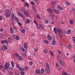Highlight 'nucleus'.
Returning <instances> with one entry per match:
<instances>
[{
    "mask_svg": "<svg viewBox=\"0 0 75 75\" xmlns=\"http://www.w3.org/2000/svg\"><path fill=\"white\" fill-rule=\"evenodd\" d=\"M69 49H71V45H69V47H68Z\"/></svg>",
    "mask_w": 75,
    "mask_h": 75,
    "instance_id": "13d9d810",
    "label": "nucleus"
},
{
    "mask_svg": "<svg viewBox=\"0 0 75 75\" xmlns=\"http://www.w3.org/2000/svg\"><path fill=\"white\" fill-rule=\"evenodd\" d=\"M47 37L49 40H51V39H52V38H51V37L50 36V35H49L48 36H47Z\"/></svg>",
    "mask_w": 75,
    "mask_h": 75,
    "instance_id": "4468645a",
    "label": "nucleus"
},
{
    "mask_svg": "<svg viewBox=\"0 0 75 75\" xmlns=\"http://www.w3.org/2000/svg\"><path fill=\"white\" fill-rule=\"evenodd\" d=\"M25 23L26 24H28V23H30V19H26L25 21Z\"/></svg>",
    "mask_w": 75,
    "mask_h": 75,
    "instance_id": "9d476101",
    "label": "nucleus"
},
{
    "mask_svg": "<svg viewBox=\"0 0 75 75\" xmlns=\"http://www.w3.org/2000/svg\"><path fill=\"white\" fill-rule=\"evenodd\" d=\"M18 14L19 15V16L21 17L22 16H23V15L22 14H21V13H20V12H19V11H18Z\"/></svg>",
    "mask_w": 75,
    "mask_h": 75,
    "instance_id": "a878e982",
    "label": "nucleus"
},
{
    "mask_svg": "<svg viewBox=\"0 0 75 75\" xmlns=\"http://www.w3.org/2000/svg\"><path fill=\"white\" fill-rule=\"evenodd\" d=\"M43 42H44L45 43V44H48L49 42L48 41L46 40H44Z\"/></svg>",
    "mask_w": 75,
    "mask_h": 75,
    "instance_id": "dca6fc26",
    "label": "nucleus"
},
{
    "mask_svg": "<svg viewBox=\"0 0 75 75\" xmlns=\"http://www.w3.org/2000/svg\"><path fill=\"white\" fill-rule=\"evenodd\" d=\"M45 22V23H46V24H47L48 23H49V21H48V20H46Z\"/></svg>",
    "mask_w": 75,
    "mask_h": 75,
    "instance_id": "4c0bfd02",
    "label": "nucleus"
},
{
    "mask_svg": "<svg viewBox=\"0 0 75 75\" xmlns=\"http://www.w3.org/2000/svg\"><path fill=\"white\" fill-rule=\"evenodd\" d=\"M25 30L24 29H23L21 30V33H25Z\"/></svg>",
    "mask_w": 75,
    "mask_h": 75,
    "instance_id": "4be33fe9",
    "label": "nucleus"
},
{
    "mask_svg": "<svg viewBox=\"0 0 75 75\" xmlns=\"http://www.w3.org/2000/svg\"><path fill=\"white\" fill-rule=\"evenodd\" d=\"M10 34H13V28H10Z\"/></svg>",
    "mask_w": 75,
    "mask_h": 75,
    "instance_id": "1a4fd4ad",
    "label": "nucleus"
},
{
    "mask_svg": "<svg viewBox=\"0 0 75 75\" xmlns=\"http://www.w3.org/2000/svg\"><path fill=\"white\" fill-rule=\"evenodd\" d=\"M56 41L55 40H53L52 42V44L53 45H55V44Z\"/></svg>",
    "mask_w": 75,
    "mask_h": 75,
    "instance_id": "412c9836",
    "label": "nucleus"
},
{
    "mask_svg": "<svg viewBox=\"0 0 75 75\" xmlns=\"http://www.w3.org/2000/svg\"><path fill=\"white\" fill-rule=\"evenodd\" d=\"M47 11L50 13H52L53 12V10L52 9H48L47 10Z\"/></svg>",
    "mask_w": 75,
    "mask_h": 75,
    "instance_id": "6e6552de",
    "label": "nucleus"
},
{
    "mask_svg": "<svg viewBox=\"0 0 75 75\" xmlns=\"http://www.w3.org/2000/svg\"><path fill=\"white\" fill-rule=\"evenodd\" d=\"M8 40L9 42H13V40L10 38H8Z\"/></svg>",
    "mask_w": 75,
    "mask_h": 75,
    "instance_id": "aec40b11",
    "label": "nucleus"
},
{
    "mask_svg": "<svg viewBox=\"0 0 75 75\" xmlns=\"http://www.w3.org/2000/svg\"><path fill=\"white\" fill-rule=\"evenodd\" d=\"M21 11H25V8H24L22 7L21 8Z\"/></svg>",
    "mask_w": 75,
    "mask_h": 75,
    "instance_id": "393cba45",
    "label": "nucleus"
},
{
    "mask_svg": "<svg viewBox=\"0 0 75 75\" xmlns=\"http://www.w3.org/2000/svg\"><path fill=\"white\" fill-rule=\"evenodd\" d=\"M54 31L55 33V34H57V28H54Z\"/></svg>",
    "mask_w": 75,
    "mask_h": 75,
    "instance_id": "f8f14e48",
    "label": "nucleus"
},
{
    "mask_svg": "<svg viewBox=\"0 0 75 75\" xmlns=\"http://www.w3.org/2000/svg\"><path fill=\"white\" fill-rule=\"evenodd\" d=\"M24 46L25 48V49H27V43H25Z\"/></svg>",
    "mask_w": 75,
    "mask_h": 75,
    "instance_id": "9b49d317",
    "label": "nucleus"
},
{
    "mask_svg": "<svg viewBox=\"0 0 75 75\" xmlns=\"http://www.w3.org/2000/svg\"><path fill=\"white\" fill-rule=\"evenodd\" d=\"M57 58L58 59V61H61V59H60V58L58 56L57 57Z\"/></svg>",
    "mask_w": 75,
    "mask_h": 75,
    "instance_id": "37998d69",
    "label": "nucleus"
},
{
    "mask_svg": "<svg viewBox=\"0 0 75 75\" xmlns=\"http://www.w3.org/2000/svg\"><path fill=\"white\" fill-rule=\"evenodd\" d=\"M45 72L47 74H50V69H48L47 68H46Z\"/></svg>",
    "mask_w": 75,
    "mask_h": 75,
    "instance_id": "20e7f679",
    "label": "nucleus"
},
{
    "mask_svg": "<svg viewBox=\"0 0 75 75\" xmlns=\"http://www.w3.org/2000/svg\"><path fill=\"white\" fill-rule=\"evenodd\" d=\"M34 23L35 24L37 25H38V24H37V21H36L34 20Z\"/></svg>",
    "mask_w": 75,
    "mask_h": 75,
    "instance_id": "a19ab883",
    "label": "nucleus"
},
{
    "mask_svg": "<svg viewBox=\"0 0 75 75\" xmlns=\"http://www.w3.org/2000/svg\"><path fill=\"white\" fill-rule=\"evenodd\" d=\"M1 43H2V44H4V41H1Z\"/></svg>",
    "mask_w": 75,
    "mask_h": 75,
    "instance_id": "09e8293b",
    "label": "nucleus"
},
{
    "mask_svg": "<svg viewBox=\"0 0 75 75\" xmlns=\"http://www.w3.org/2000/svg\"><path fill=\"white\" fill-rule=\"evenodd\" d=\"M12 18H14V14H12Z\"/></svg>",
    "mask_w": 75,
    "mask_h": 75,
    "instance_id": "bf43d9fd",
    "label": "nucleus"
},
{
    "mask_svg": "<svg viewBox=\"0 0 75 75\" xmlns=\"http://www.w3.org/2000/svg\"><path fill=\"white\" fill-rule=\"evenodd\" d=\"M40 26L41 28H44V26H43V25L41 24H40Z\"/></svg>",
    "mask_w": 75,
    "mask_h": 75,
    "instance_id": "79ce46f5",
    "label": "nucleus"
},
{
    "mask_svg": "<svg viewBox=\"0 0 75 75\" xmlns=\"http://www.w3.org/2000/svg\"><path fill=\"white\" fill-rule=\"evenodd\" d=\"M36 17H37V18H40V16H39V15H37L36 16Z\"/></svg>",
    "mask_w": 75,
    "mask_h": 75,
    "instance_id": "603ef678",
    "label": "nucleus"
},
{
    "mask_svg": "<svg viewBox=\"0 0 75 75\" xmlns=\"http://www.w3.org/2000/svg\"><path fill=\"white\" fill-rule=\"evenodd\" d=\"M3 68V66L2 65H0V69H1Z\"/></svg>",
    "mask_w": 75,
    "mask_h": 75,
    "instance_id": "864d4df0",
    "label": "nucleus"
},
{
    "mask_svg": "<svg viewBox=\"0 0 75 75\" xmlns=\"http://www.w3.org/2000/svg\"><path fill=\"white\" fill-rule=\"evenodd\" d=\"M60 7V6L58 5L57 6V8H59Z\"/></svg>",
    "mask_w": 75,
    "mask_h": 75,
    "instance_id": "4d7b16f0",
    "label": "nucleus"
},
{
    "mask_svg": "<svg viewBox=\"0 0 75 75\" xmlns=\"http://www.w3.org/2000/svg\"><path fill=\"white\" fill-rule=\"evenodd\" d=\"M36 72L37 73V74H40V70H39L38 69H36L35 70Z\"/></svg>",
    "mask_w": 75,
    "mask_h": 75,
    "instance_id": "2eb2a0df",
    "label": "nucleus"
},
{
    "mask_svg": "<svg viewBox=\"0 0 75 75\" xmlns=\"http://www.w3.org/2000/svg\"><path fill=\"white\" fill-rule=\"evenodd\" d=\"M20 49L22 51H23V52H24L25 51V49L23 47H20Z\"/></svg>",
    "mask_w": 75,
    "mask_h": 75,
    "instance_id": "423d86ee",
    "label": "nucleus"
},
{
    "mask_svg": "<svg viewBox=\"0 0 75 75\" xmlns=\"http://www.w3.org/2000/svg\"><path fill=\"white\" fill-rule=\"evenodd\" d=\"M10 15V11L8 9L6 10V12L4 13V15L6 17H8Z\"/></svg>",
    "mask_w": 75,
    "mask_h": 75,
    "instance_id": "f03ea898",
    "label": "nucleus"
},
{
    "mask_svg": "<svg viewBox=\"0 0 75 75\" xmlns=\"http://www.w3.org/2000/svg\"><path fill=\"white\" fill-rule=\"evenodd\" d=\"M73 41L74 43H75V37L74 36L72 38Z\"/></svg>",
    "mask_w": 75,
    "mask_h": 75,
    "instance_id": "c9c22d12",
    "label": "nucleus"
},
{
    "mask_svg": "<svg viewBox=\"0 0 75 75\" xmlns=\"http://www.w3.org/2000/svg\"><path fill=\"white\" fill-rule=\"evenodd\" d=\"M18 23L19 25H21L22 24L21 23L19 22H18Z\"/></svg>",
    "mask_w": 75,
    "mask_h": 75,
    "instance_id": "6e6d98bb",
    "label": "nucleus"
},
{
    "mask_svg": "<svg viewBox=\"0 0 75 75\" xmlns=\"http://www.w3.org/2000/svg\"><path fill=\"white\" fill-rule=\"evenodd\" d=\"M4 42H5L6 44H7V43H8V41L7 40H4Z\"/></svg>",
    "mask_w": 75,
    "mask_h": 75,
    "instance_id": "de8ad7c7",
    "label": "nucleus"
},
{
    "mask_svg": "<svg viewBox=\"0 0 75 75\" xmlns=\"http://www.w3.org/2000/svg\"><path fill=\"white\" fill-rule=\"evenodd\" d=\"M23 59L20 57H19L18 58V60L19 61H21V60H23Z\"/></svg>",
    "mask_w": 75,
    "mask_h": 75,
    "instance_id": "bb28decb",
    "label": "nucleus"
},
{
    "mask_svg": "<svg viewBox=\"0 0 75 75\" xmlns=\"http://www.w3.org/2000/svg\"><path fill=\"white\" fill-rule=\"evenodd\" d=\"M4 68L5 69H8L9 68V65L8 63H5L4 66Z\"/></svg>",
    "mask_w": 75,
    "mask_h": 75,
    "instance_id": "7ed1b4c3",
    "label": "nucleus"
},
{
    "mask_svg": "<svg viewBox=\"0 0 75 75\" xmlns=\"http://www.w3.org/2000/svg\"><path fill=\"white\" fill-rule=\"evenodd\" d=\"M35 51H38V49H37V48H36L35 49Z\"/></svg>",
    "mask_w": 75,
    "mask_h": 75,
    "instance_id": "e2e57ef3",
    "label": "nucleus"
},
{
    "mask_svg": "<svg viewBox=\"0 0 75 75\" xmlns=\"http://www.w3.org/2000/svg\"><path fill=\"white\" fill-rule=\"evenodd\" d=\"M54 15H53V14L51 13L50 16V19L52 20L54 19Z\"/></svg>",
    "mask_w": 75,
    "mask_h": 75,
    "instance_id": "0eeeda50",
    "label": "nucleus"
},
{
    "mask_svg": "<svg viewBox=\"0 0 75 75\" xmlns=\"http://www.w3.org/2000/svg\"><path fill=\"white\" fill-rule=\"evenodd\" d=\"M5 50H7V47L5 45L3 46Z\"/></svg>",
    "mask_w": 75,
    "mask_h": 75,
    "instance_id": "7c9ffc66",
    "label": "nucleus"
},
{
    "mask_svg": "<svg viewBox=\"0 0 75 75\" xmlns=\"http://www.w3.org/2000/svg\"><path fill=\"white\" fill-rule=\"evenodd\" d=\"M31 4L32 5H34L35 4V3L33 1L31 2Z\"/></svg>",
    "mask_w": 75,
    "mask_h": 75,
    "instance_id": "ea45409f",
    "label": "nucleus"
},
{
    "mask_svg": "<svg viewBox=\"0 0 75 75\" xmlns=\"http://www.w3.org/2000/svg\"><path fill=\"white\" fill-rule=\"evenodd\" d=\"M25 6H29V4L27 3H25Z\"/></svg>",
    "mask_w": 75,
    "mask_h": 75,
    "instance_id": "3c124183",
    "label": "nucleus"
},
{
    "mask_svg": "<svg viewBox=\"0 0 75 75\" xmlns=\"http://www.w3.org/2000/svg\"><path fill=\"white\" fill-rule=\"evenodd\" d=\"M43 52L44 53L46 54L47 52H48V50L47 49H45L44 50Z\"/></svg>",
    "mask_w": 75,
    "mask_h": 75,
    "instance_id": "c85d7f7f",
    "label": "nucleus"
},
{
    "mask_svg": "<svg viewBox=\"0 0 75 75\" xmlns=\"http://www.w3.org/2000/svg\"><path fill=\"white\" fill-rule=\"evenodd\" d=\"M71 33V30H69L67 31V33H68V34H69Z\"/></svg>",
    "mask_w": 75,
    "mask_h": 75,
    "instance_id": "f3484780",
    "label": "nucleus"
},
{
    "mask_svg": "<svg viewBox=\"0 0 75 75\" xmlns=\"http://www.w3.org/2000/svg\"><path fill=\"white\" fill-rule=\"evenodd\" d=\"M28 67H25V69L26 70H27L28 69Z\"/></svg>",
    "mask_w": 75,
    "mask_h": 75,
    "instance_id": "8fccbe9b",
    "label": "nucleus"
},
{
    "mask_svg": "<svg viewBox=\"0 0 75 75\" xmlns=\"http://www.w3.org/2000/svg\"><path fill=\"white\" fill-rule=\"evenodd\" d=\"M3 18L1 16H0V20H2Z\"/></svg>",
    "mask_w": 75,
    "mask_h": 75,
    "instance_id": "338daca9",
    "label": "nucleus"
},
{
    "mask_svg": "<svg viewBox=\"0 0 75 75\" xmlns=\"http://www.w3.org/2000/svg\"><path fill=\"white\" fill-rule=\"evenodd\" d=\"M11 63L12 65V66L13 68L14 67V62L13 61H11Z\"/></svg>",
    "mask_w": 75,
    "mask_h": 75,
    "instance_id": "ddd939ff",
    "label": "nucleus"
},
{
    "mask_svg": "<svg viewBox=\"0 0 75 75\" xmlns=\"http://www.w3.org/2000/svg\"><path fill=\"white\" fill-rule=\"evenodd\" d=\"M57 31L58 33H58L59 37H62V30L60 29L59 28H57Z\"/></svg>",
    "mask_w": 75,
    "mask_h": 75,
    "instance_id": "f257e3e1",
    "label": "nucleus"
},
{
    "mask_svg": "<svg viewBox=\"0 0 75 75\" xmlns=\"http://www.w3.org/2000/svg\"><path fill=\"white\" fill-rule=\"evenodd\" d=\"M54 11L55 13H57V14H59V12L57 11V10L55 9H54Z\"/></svg>",
    "mask_w": 75,
    "mask_h": 75,
    "instance_id": "6ab92c4d",
    "label": "nucleus"
},
{
    "mask_svg": "<svg viewBox=\"0 0 75 75\" xmlns=\"http://www.w3.org/2000/svg\"><path fill=\"white\" fill-rule=\"evenodd\" d=\"M56 3V2L55 1H53L52 2V5H54V3Z\"/></svg>",
    "mask_w": 75,
    "mask_h": 75,
    "instance_id": "c03bdc74",
    "label": "nucleus"
},
{
    "mask_svg": "<svg viewBox=\"0 0 75 75\" xmlns=\"http://www.w3.org/2000/svg\"><path fill=\"white\" fill-rule=\"evenodd\" d=\"M11 20L12 21H14V19L13 18H12L11 19Z\"/></svg>",
    "mask_w": 75,
    "mask_h": 75,
    "instance_id": "774afa93",
    "label": "nucleus"
},
{
    "mask_svg": "<svg viewBox=\"0 0 75 75\" xmlns=\"http://www.w3.org/2000/svg\"><path fill=\"white\" fill-rule=\"evenodd\" d=\"M50 53L52 57H54V54H53V52H52V51H50Z\"/></svg>",
    "mask_w": 75,
    "mask_h": 75,
    "instance_id": "5701e85b",
    "label": "nucleus"
},
{
    "mask_svg": "<svg viewBox=\"0 0 75 75\" xmlns=\"http://www.w3.org/2000/svg\"><path fill=\"white\" fill-rule=\"evenodd\" d=\"M67 4V5H68V6H69V5L70 4H69V2H67V3H66Z\"/></svg>",
    "mask_w": 75,
    "mask_h": 75,
    "instance_id": "0e129e2a",
    "label": "nucleus"
},
{
    "mask_svg": "<svg viewBox=\"0 0 75 75\" xmlns=\"http://www.w3.org/2000/svg\"><path fill=\"white\" fill-rule=\"evenodd\" d=\"M59 9H60V10H62L64 9V8H62L61 6L60 7Z\"/></svg>",
    "mask_w": 75,
    "mask_h": 75,
    "instance_id": "5fc2aeb1",
    "label": "nucleus"
},
{
    "mask_svg": "<svg viewBox=\"0 0 75 75\" xmlns=\"http://www.w3.org/2000/svg\"><path fill=\"white\" fill-rule=\"evenodd\" d=\"M46 67L50 69V66H49V65H48V64L47 63H46Z\"/></svg>",
    "mask_w": 75,
    "mask_h": 75,
    "instance_id": "b1692460",
    "label": "nucleus"
},
{
    "mask_svg": "<svg viewBox=\"0 0 75 75\" xmlns=\"http://www.w3.org/2000/svg\"><path fill=\"white\" fill-rule=\"evenodd\" d=\"M16 35H14L13 36V37L14 38V39H15V38H16Z\"/></svg>",
    "mask_w": 75,
    "mask_h": 75,
    "instance_id": "052dcab7",
    "label": "nucleus"
},
{
    "mask_svg": "<svg viewBox=\"0 0 75 75\" xmlns=\"http://www.w3.org/2000/svg\"><path fill=\"white\" fill-rule=\"evenodd\" d=\"M15 55L16 56H17V57H18L19 55L17 53H16Z\"/></svg>",
    "mask_w": 75,
    "mask_h": 75,
    "instance_id": "49530a36",
    "label": "nucleus"
},
{
    "mask_svg": "<svg viewBox=\"0 0 75 75\" xmlns=\"http://www.w3.org/2000/svg\"><path fill=\"white\" fill-rule=\"evenodd\" d=\"M18 69L19 71H24V69L20 67Z\"/></svg>",
    "mask_w": 75,
    "mask_h": 75,
    "instance_id": "a211bd4d",
    "label": "nucleus"
},
{
    "mask_svg": "<svg viewBox=\"0 0 75 75\" xmlns=\"http://www.w3.org/2000/svg\"><path fill=\"white\" fill-rule=\"evenodd\" d=\"M24 14L26 17H28L29 16V14L28 13V12L27 11H25L24 12Z\"/></svg>",
    "mask_w": 75,
    "mask_h": 75,
    "instance_id": "39448f33",
    "label": "nucleus"
},
{
    "mask_svg": "<svg viewBox=\"0 0 75 75\" xmlns=\"http://www.w3.org/2000/svg\"><path fill=\"white\" fill-rule=\"evenodd\" d=\"M16 40H19V36H18V35H17L16 37Z\"/></svg>",
    "mask_w": 75,
    "mask_h": 75,
    "instance_id": "f704fd0d",
    "label": "nucleus"
},
{
    "mask_svg": "<svg viewBox=\"0 0 75 75\" xmlns=\"http://www.w3.org/2000/svg\"><path fill=\"white\" fill-rule=\"evenodd\" d=\"M16 67L18 68H19L20 67V65L18 64H16Z\"/></svg>",
    "mask_w": 75,
    "mask_h": 75,
    "instance_id": "2f4dec72",
    "label": "nucleus"
},
{
    "mask_svg": "<svg viewBox=\"0 0 75 75\" xmlns=\"http://www.w3.org/2000/svg\"><path fill=\"white\" fill-rule=\"evenodd\" d=\"M44 72H45V70L44 69H41V72L42 73H44Z\"/></svg>",
    "mask_w": 75,
    "mask_h": 75,
    "instance_id": "c756f323",
    "label": "nucleus"
},
{
    "mask_svg": "<svg viewBox=\"0 0 75 75\" xmlns=\"http://www.w3.org/2000/svg\"><path fill=\"white\" fill-rule=\"evenodd\" d=\"M70 23L71 24H73V21L72 20H71L70 21Z\"/></svg>",
    "mask_w": 75,
    "mask_h": 75,
    "instance_id": "58836bf2",
    "label": "nucleus"
},
{
    "mask_svg": "<svg viewBox=\"0 0 75 75\" xmlns=\"http://www.w3.org/2000/svg\"><path fill=\"white\" fill-rule=\"evenodd\" d=\"M21 17H22V19H23V20H25V16H24V15H23Z\"/></svg>",
    "mask_w": 75,
    "mask_h": 75,
    "instance_id": "cd10ccee",
    "label": "nucleus"
},
{
    "mask_svg": "<svg viewBox=\"0 0 75 75\" xmlns=\"http://www.w3.org/2000/svg\"><path fill=\"white\" fill-rule=\"evenodd\" d=\"M72 10L74 12H75V8H73Z\"/></svg>",
    "mask_w": 75,
    "mask_h": 75,
    "instance_id": "69168bd1",
    "label": "nucleus"
},
{
    "mask_svg": "<svg viewBox=\"0 0 75 75\" xmlns=\"http://www.w3.org/2000/svg\"><path fill=\"white\" fill-rule=\"evenodd\" d=\"M62 74L63 75H67V73L66 72H64V73H62Z\"/></svg>",
    "mask_w": 75,
    "mask_h": 75,
    "instance_id": "72a5a7b5",
    "label": "nucleus"
},
{
    "mask_svg": "<svg viewBox=\"0 0 75 75\" xmlns=\"http://www.w3.org/2000/svg\"><path fill=\"white\" fill-rule=\"evenodd\" d=\"M33 8L34 11H35V10H36V9L35 8V7H33Z\"/></svg>",
    "mask_w": 75,
    "mask_h": 75,
    "instance_id": "680f3d73",
    "label": "nucleus"
},
{
    "mask_svg": "<svg viewBox=\"0 0 75 75\" xmlns=\"http://www.w3.org/2000/svg\"><path fill=\"white\" fill-rule=\"evenodd\" d=\"M25 74L24 72V71H21V75H24Z\"/></svg>",
    "mask_w": 75,
    "mask_h": 75,
    "instance_id": "e433bc0d",
    "label": "nucleus"
},
{
    "mask_svg": "<svg viewBox=\"0 0 75 75\" xmlns=\"http://www.w3.org/2000/svg\"><path fill=\"white\" fill-rule=\"evenodd\" d=\"M15 19L16 21V22H18L19 21V20H18V18H16V17L15 18Z\"/></svg>",
    "mask_w": 75,
    "mask_h": 75,
    "instance_id": "473e14b6",
    "label": "nucleus"
},
{
    "mask_svg": "<svg viewBox=\"0 0 75 75\" xmlns=\"http://www.w3.org/2000/svg\"><path fill=\"white\" fill-rule=\"evenodd\" d=\"M29 64L30 65H33V62H29Z\"/></svg>",
    "mask_w": 75,
    "mask_h": 75,
    "instance_id": "a18cd8bd",
    "label": "nucleus"
}]
</instances>
